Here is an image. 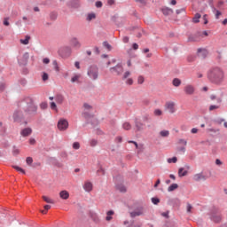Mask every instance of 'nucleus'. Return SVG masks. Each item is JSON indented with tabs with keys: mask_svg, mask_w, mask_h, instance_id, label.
<instances>
[{
	"mask_svg": "<svg viewBox=\"0 0 227 227\" xmlns=\"http://www.w3.org/2000/svg\"><path fill=\"white\" fill-rule=\"evenodd\" d=\"M18 107L25 113L27 121L38 115V106L35 103V99L29 96H26L19 101Z\"/></svg>",
	"mask_w": 227,
	"mask_h": 227,
	"instance_id": "nucleus-1",
	"label": "nucleus"
},
{
	"mask_svg": "<svg viewBox=\"0 0 227 227\" xmlns=\"http://www.w3.org/2000/svg\"><path fill=\"white\" fill-rule=\"evenodd\" d=\"M207 79L213 84H222L224 81V72L220 67H213L207 71Z\"/></svg>",
	"mask_w": 227,
	"mask_h": 227,
	"instance_id": "nucleus-2",
	"label": "nucleus"
},
{
	"mask_svg": "<svg viewBox=\"0 0 227 227\" xmlns=\"http://www.w3.org/2000/svg\"><path fill=\"white\" fill-rule=\"evenodd\" d=\"M58 54L60 58H63L64 59L67 58H70L72 54V48L70 46L60 47L58 51Z\"/></svg>",
	"mask_w": 227,
	"mask_h": 227,
	"instance_id": "nucleus-3",
	"label": "nucleus"
},
{
	"mask_svg": "<svg viewBox=\"0 0 227 227\" xmlns=\"http://www.w3.org/2000/svg\"><path fill=\"white\" fill-rule=\"evenodd\" d=\"M212 176V172L208 171L207 173L200 172L199 174H195L193 176V180L195 182H205L207 178H210Z\"/></svg>",
	"mask_w": 227,
	"mask_h": 227,
	"instance_id": "nucleus-4",
	"label": "nucleus"
},
{
	"mask_svg": "<svg viewBox=\"0 0 227 227\" xmlns=\"http://www.w3.org/2000/svg\"><path fill=\"white\" fill-rule=\"evenodd\" d=\"M89 77L93 79V81H97L98 79V67L96 65H92L89 67L87 72Z\"/></svg>",
	"mask_w": 227,
	"mask_h": 227,
	"instance_id": "nucleus-5",
	"label": "nucleus"
},
{
	"mask_svg": "<svg viewBox=\"0 0 227 227\" xmlns=\"http://www.w3.org/2000/svg\"><path fill=\"white\" fill-rule=\"evenodd\" d=\"M112 22L117 26V27H121L125 25L127 19L125 17H120L118 14H115L111 17Z\"/></svg>",
	"mask_w": 227,
	"mask_h": 227,
	"instance_id": "nucleus-6",
	"label": "nucleus"
},
{
	"mask_svg": "<svg viewBox=\"0 0 227 227\" xmlns=\"http://www.w3.org/2000/svg\"><path fill=\"white\" fill-rule=\"evenodd\" d=\"M28 61H29V52H25L20 59H18V64L20 67H27Z\"/></svg>",
	"mask_w": 227,
	"mask_h": 227,
	"instance_id": "nucleus-7",
	"label": "nucleus"
},
{
	"mask_svg": "<svg viewBox=\"0 0 227 227\" xmlns=\"http://www.w3.org/2000/svg\"><path fill=\"white\" fill-rule=\"evenodd\" d=\"M57 127L59 130H67V129H68V121L67 119L59 120Z\"/></svg>",
	"mask_w": 227,
	"mask_h": 227,
	"instance_id": "nucleus-8",
	"label": "nucleus"
},
{
	"mask_svg": "<svg viewBox=\"0 0 227 227\" xmlns=\"http://www.w3.org/2000/svg\"><path fill=\"white\" fill-rule=\"evenodd\" d=\"M12 118L14 121L20 123L22 120H24V114L20 110H16L13 114Z\"/></svg>",
	"mask_w": 227,
	"mask_h": 227,
	"instance_id": "nucleus-9",
	"label": "nucleus"
},
{
	"mask_svg": "<svg viewBox=\"0 0 227 227\" xmlns=\"http://www.w3.org/2000/svg\"><path fill=\"white\" fill-rule=\"evenodd\" d=\"M67 8L77 10V8H81V0H70L67 3Z\"/></svg>",
	"mask_w": 227,
	"mask_h": 227,
	"instance_id": "nucleus-10",
	"label": "nucleus"
},
{
	"mask_svg": "<svg viewBox=\"0 0 227 227\" xmlns=\"http://www.w3.org/2000/svg\"><path fill=\"white\" fill-rule=\"evenodd\" d=\"M168 205H169V207H173L174 208H178L181 205L180 199L178 198L168 199Z\"/></svg>",
	"mask_w": 227,
	"mask_h": 227,
	"instance_id": "nucleus-11",
	"label": "nucleus"
},
{
	"mask_svg": "<svg viewBox=\"0 0 227 227\" xmlns=\"http://www.w3.org/2000/svg\"><path fill=\"white\" fill-rule=\"evenodd\" d=\"M88 125H91V129H95V127L98 125V120H97L96 118L87 119V121L83 124V127H88Z\"/></svg>",
	"mask_w": 227,
	"mask_h": 227,
	"instance_id": "nucleus-12",
	"label": "nucleus"
},
{
	"mask_svg": "<svg viewBox=\"0 0 227 227\" xmlns=\"http://www.w3.org/2000/svg\"><path fill=\"white\" fill-rule=\"evenodd\" d=\"M202 36V34L200 31H197L193 35H190L188 36V42H200V37Z\"/></svg>",
	"mask_w": 227,
	"mask_h": 227,
	"instance_id": "nucleus-13",
	"label": "nucleus"
},
{
	"mask_svg": "<svg viewBox=\"0 0 227 227\" xmlns=\"http://www.w3.org/2000/svg\"><path fill=\"white\" fill-rule=\"evenodd\" d=\"M48 160L52 166H55L56 168H63V163L59 162L56 157H48Z\"/></svg>",
	"mask_w": 227,
	"mask_h": 227,
	"instance_id": "nucleus-14",
	"label": "nucleus"
},
{
	"mask_svg": "<svg viewBox=\"0 0 227 227\" xmlns=\"http://www.w3.org/2000/svg\"><path fill=\"white\" fill-rule=\"evenodd\" d=\"M134 123H135L136 132H141L142 130H144L143 127H145V124L143 122H141V121H139V119L135 118Z\"/></svg>",
	"mask_w": 227,
	"mask_h": 227,
	"instance_id": "nucleus-15",
	"label": "nucleus"
},
{
	"mask_svg": "<svg viewBox=\"0 0 227 227\" xmlns=\"http://www.w3.org/2000/svg\"><path fill=\"white\" fill-rule=\"evenodd\" d=\"M110 72H116L117 75H120L123 72V66L119 63L115 67H111Z\"/></svg>",
	"mask_w": 227,
	"mask_h": 227,
	"instance_id": "nucleus-16",
	"label": "nucleus"
},
{
	"mask_svg": "<svg viewBox=\"0 0 227 227\" xmlns=\"http://www.w3.org/2000/svg\"><path fill=\"white\" fill-rule=\"evenodd\" d=\"M220 214H221V210L219 209V207L213 206L209 209L208 215H209V217H212L213 215H218Z\"/></svg>",
	"mask_w": 227,
	"mask_h": 227,
	"instance_id": "nucleus-17",
	"label": "nucleus"
},
{
	"mask_svg": "<svg viewBox=\"0 0 227 227\" xmlns=\"http://www.w3.org/2000/svg\"><path fill=\"white\" fill-rule=\"evenodd\" d=\"M197 53L199 58H201L202 59H205L208 56V51L206 49L199 48Z\"/></svg>",
	"mask_w": 227,
	"mask_h": 227,
	"instance_id": "nucleus-18",
	"label": "nucleus"
},
{
	"mask_svg": "<svg viewBox=\"0 0 227 227\" xmlns=\"http://www.w3.org/2000/svg\"><path fill=\"white\" fill-rule=\"evenodd\" d=\"M20 134L23 137H27L33 134V129L31 128H25L21 129Z\"/></svg>",
	"mask_w": 227,
	"mask_h": 227,
	"instance_id": "nucleus-19",
	"label": "nucleus"
},
{
	"mask_svg": "<svg viewBox=\"0 0 227 227\" xmlns=\"http://www.w3.org/2000/svg\"><path fill=\"white\" fill-rule=\"evenodd\" d=\"M184 90L186 93V95H194V91H196L194 86L192 85H186Z\"/></svg>",
	"mask_w": 227,
	"mask_h": 227,
	"instance_id": "nucleus-20",
	"label": "nucleus"
},
{
	"mask_svg": "<svg viewBox=\"0 0 227 227\" xmlns=\"http://www.w3.org/2000/svg\"><path fill=\"white\" fill-rule=\"evenodd\" d=\"M161 13H163V15H165V17H168V15H173L174 11H173V9H171L169 7H163V8H161Z\"/></svg>",
	"mask_w": 227,
	"mask_h": 227,
	"instance_id": "nucleus-21",
	"label": "nucleus"
},
{
	"mask_svg": "<svg viewBox=\"0 0 227 227\" xmlns=\"http://www.w3.org/2000/svg\"><path fill=\"white\" fill-rule=\"evenodd\" d=\"M166 107L168 109L169 113L173 114L175 113V102H167Z\"/></svg>",
	"mask_w": 227,
	"mask_h": 227,
	"instance_id": "nucleus-22",
	"label": "nucleus"
},
{
	"mask_svg": "<svg viewBox=\"0 0 227 227\" xmlns=\"http://www.w3.org/2000/svg\"><path fill=\"white\" fill-rule=\"evenodd\" d=\"M185 168L181 167L178 168V176L180 178L184 177V176H187V175H189V171L188 170H184Z\"/></svg>",
	"mask_w": 227,
	"mask_h": 227,
	"instance_id": "nucleus-23",
	"label": "nucleus"
},
{
	"mask_svg": "<svg viewBox=\"0 0 227 227\" xmlns=\"http://www.w3.org/2000/svg\"><path fill=\"white\" fill-rule=\"evenodd\" d=\"M211 221H213V223H215L216 224H219V223H221L222 221V217H221V214L220 215H215L213 216H209Z\"/></svg>",
	"mask_w": 227,
	"mask_h": 227,
	"instance_id": "nucleus-24",
	"label": "nucleus"
},
{
	"mask_svg": "<svg viewBox=\"0 0 227 227\" xmlns=\"http://www.w3.org/2000/svg\"><path fill=\"white\" fill-rule=\"evenodd\" d=\"M59 196L61 200H68V198H70V193H68L67 190H63L59 192Z\"/></svg>",
	"mask_w": 227,
	"mask_h": 227,
	"instance_id": "nucleus-25",
	"label": "nucleus"
},
{
	"mask_svg": "<svg viewBox=\"0 0 227 227\" xmlns=\"http://www.w3.org/2000/svg\"><path fill=\"white\" fill-rule=\"evenodd\" d=\"M83 188L87 192H90V191H93V184H91V182H86Z\"/></svg>",
	"mask_w": 227,
	"mask_h": 227,
	"instance_id": "nucleus-26",
	"label": "nucleus"
},
{
	"mask_svg": "<svg viewBox=\"0 0 227 227\" xmlns=\"http://www.w3.org/2000/svg\"><path fill=\"white\" fill-rule=\"evenodd\" d=\"M115 187L120 192H127V187L123 184H116Z\"/></svg>",
	"mask_w": 227,
	"mask_h": 227,
	"instance_id": "nucleus-27",
	"label": "nucleus"
},
{
	"mask_svg": "<svg viewBox=\"0 0 227 227\" xmlns=\"http://www.w3.org/2000/svg\"><path fill=\"white\" fill-rule=\"evenodd\" d=\"M57 104H62L65 102V97L62 94H57L55 97Z\"/></svg>",
	"mask_w": 227,
	"mask_h": 227,
	"instance_id": "nucleus-28",
	"label": "nucleus"
},
{
	"mask_svg": "<svg viewBox=\"0 0 227 227\" xmlns=\"http://www.w3.org/2000/svg\"><path fill=\"white\" fill-rule=\"evenodd\" d=\"M71 43L73 44V47H77L78 49H81V43L77 40V37H73L71 39Z\"/></svg>",
	"mask_w": 227,
	"mask_h": 227,
	"instance_id": "nucleus-29",
	"label": "nucleus"
},
{
	"mask_svg": "<svg viewBox=\"0 0 227 227\" xmlns=\"http://www.w3.org/2000/svg\"><path fill=\"white\" fill-rule=\"evenodd\" d=\"M29 40H31V36L26 35L25 39H20V42L22 43V45H29Z\"/></svg>",
	"mask_w": 227,
	"mask_h": 227,
	"instance_id": "nucleus-30",
	"label": "nucleus"
},
{
	"mask_svg": "<svg viewBox=\"0 0 227 227\" xmlns=\"http://www.w3.org/2000/svg\"><path fill=\"white\" fill-rule=\"evenodd\" d=\"M172 84L176 88H178L182 84V80H180V78H174L172 80Z\"/></svg>",
	"mask_w": 227,
	"mask_h": 227,
	"instance_id": "nucleus-31",
	"label": "nucleus"
},
{
	"mask_svg": "<svg viewBox=\"0 0 227 227\" xmlns=\"http://www.w3.org/2000/svg\"><path fill=\"white\" fill-rule=\"evenodd\" d=\"M97 19V14H95V12H90L87 15L86 20H88V22H91V20Z\"/></svg>",
	"mask_w": 227,
	"mask_h": 227,
	"instance_id": "nucleus-32",
	"label": "nucleus"
},
{
	"mask_svg": "<svg viewBox=\"0 0 227 227\" xmlns=\"http://www.w3.org/2000/svg\"><path fill=\"white\" fill-rule=\"evenodd\" d=\"M176 189H178V184L174 183L172 184H170L168 188V192H173V191H176Z\"/></svg>",
	"mask_w": 227,
	"mask_h": 227,
	"instance_id": "nucleus-33",
	"label": "nucleus"
},
{
	"mask_svg": "<svg viewBox=\"0 0 227 227\" xmlns=\"http://www.w3.org/2000/svg\"><path fill=\"white\" fill-rule=\"evenodd\" d=\"M200 17L201 14L200 12H197L192 19V22H194V24H199Z\"/></svg>",
	"mask_w": 227,
	"mask_h": 227,
	"instance_id": "nucleus-34",
	"label": "nucleus"
},
{
	"mask_svg": "<svg viewBox=\"0 0 227 227\" xmlns=\"http://www.w3.org/2000/svg\"><path fill=\"white\" fill-rule=\"evenodd\" d=\"M167 162H168V164H176V162H178V158H176V156H174V157H172V158H168V159L167 160Z\"/></svg>",
	"mask_w": 227,
	"mask_h": 227,
	"instance_id": "nucleus-35",
	"label": "nucleus"
},
{
	"mask_svg": "<svg viewBox=\"0 0 227 227\" xmlns=\"http://www.w3.org/2000/svg\"><path fill=\"white\" fill-rule=\"evenodd\" d=\"M13 169H15L16 171H19L20 173H22V175H26V170H24V168L17 166V165H13L12 166Z\"/></svg>",
	"mask_w": 227,
	"mask_h": 227,
	"instance_id": "nucleus-36",
	"label": "nucleus"
},
{
	"mask_svg": "<svg viewBox=\"0 0 227 227\" xmlns=\"http://www.w3.org/2000/svg\"><path fill=\"white\" fill-rule=\"evenodd\" d=\"M103 47H105V49H107V51H113V46L109 44L107 41L103 42Z\"/></svg>",
	"mask_w": 227,
	"mask_h": 227,
	"instance_id": "nucleus-37",
	"label": "nucleus"
},
{
	"mask_svg": "<svg viewBox=\"0 0 227 227\" xmlns=\"http://www.w3.org/2000/svg\"><path fill=\"white\" fill-rule=\"evenodd\" d=\"M50 20H58V12H51L50 13Z\"/></svg>",
	"mask_w": 227,
	"mask_h": 227,
	"instance_id": "nucleus-38",
	"label": "nucleus"
},
{
	"mask_svg": "<svg viewBox=\"0 0 227 227\" xmlns=\"http://www.w3.org/2000/svg\"><path fill=\"white\" fill-rule=\"evenodd\" d=\"M151 201L153 205H159L160 203V199H159V197H153Z\"/></svg>",
	"mask_w": 227,
	"mask_h": 227,
	"instance_id": "nucleus-39",
	"label": "nucleus"
},
{
	"mask_svg": "<svg viewBox=\"0 0 227 227\" xmlns=\"http://www.w3.org/2000/svg\"><path fill=\"white\" fill-rule=\"evenodd\" d=\"M142 215H143V212H141V211H133L130 213L131 217H137Z\"/></svg>",
	"mask_w": 227,
	"mask_h": 227,
	"instance_id": "nucleus-40",
	"label": "nucleus"
},
{
	"mask_svg": "<svg viewBox=\"0 0 227 227\" xmlns=\"http://www.w3.org/2000/svg\"><path fill=\"white\" fill-rule=\"evenodd\" d=\"M188 63H194L196 61V56L195 55H190L187 57Z\"/></svg>",
	"mask_w": 227,
	"mask_h": 227,
	"instance_id": "nucleus-41",
	"label": "nucleus"
},
{
	"mask_svg": "<svg viewBox=\"0 0 227 227\" xmlns=\"http://www.w3.org/2000/svg\"><path fill=\"white\" fill-rule=\"evenodd\" d=\"M160 136H161V137H168L169 136V130H161Z\"/></svg>",
	"mask_w": 227,
	"mask_h": 227,
	"instance_id": "nucleus-42",
	"label": "nucleus"
},
{
	"mask_svg": "<svg viewBox=\"0 0 227 227\" xmlns=\"http://www.w3.org/2000/svg\"><path fill=\"white\" fill-rule=\"evenodd\" d=\"M97 175H106V170L102 168V165H99V169L97 170Z\"/></svg>",
	"mask_w": 227,
	"mask_h": 227,
	"instance_id": "nucleus-43",
	"label": "nucleus"
},
{
	"mask_svg": "<svg viewBox=\"0 0 227 227\" xmlns=\"http://www.w3.org/2000/svg\"><path fill=\"white\" fill-rule=\"evenodd\" d=\"M52 65H53L54 70L57 72H59L60 68H59V66L58 65V60H53Z\"/></svg>",
	"mask_w": 227,
	"mask_h": 227,
	"instance_id": "nucleus-44",
	"label": "nucleus"
},
{
	"mask_svg": "<svg viewBox=\"0 0 227 227\" xmlns=\"http://www.w3.org/2000/svg\"><path fill=\"white\" fill-rule=\"evenodd\" d=\"M122 127L124 130H130L132 129V125H130L129 122H124Z\"/></svg>",
	"mask_w": 227,
	"mask_h": 227,
	"instance_id": "nucleus-45",
	"label": "nucleus"
},
{
	"mask_svg": "<svg viewBox=\"0 0 227 227\" xmlns=\"http://www.w3.org/2000/svg\"><path fill=\"white\" fill-rule=\"evenodd\" d=\"M43 201H45V203H50V204H53L54 203V200H51L49 197L47 196H43Z\"/></svg>",
	"mask_w": 227,
	"mask_h": 227,
	"instance_id": "nucleus-46",
	"label": "nucleus"
},
{
	"mask_svg": "<svg viewBox=\"0 0 227 227\" xmlns=\"http://www.w3.org/2000/svg\"><path fill=\"white\" fill-rule=\"evenodd\" d=\"M50 107L52 109V111H58V106L56 105V102L52 101L50 103Z\"/></svg>",
	"mask_w": 227,
	"mask_h": 227,
	"instance_id": "nucleus-47",
	"label": "nucleus"
},
{
	"mask_svg": "<svg viewBox=\"0 0 227 227\" xmlns=\"http://www.w3.org/2000/svg\"><path fill=\"white\" fill-rule=\"evenodd\" d=\"M42 79L43 82H45L46 81H49V74H47L46 72H43Z\"/></svg>",
	"mask_w": 227,
	"mask_h": 227,
	"instance_id": "nucleus-48",
	"label": "nucleus"
},
{
	"mask_svg": "<svg viewBox=\"0 0 227 227\" xmlns=\"http://www.w3.org/2000/svg\"><path fill=\"white\" fill-rule=\"evenodd\" d=\"M60 157L62 159H66V160H68V153H67V151H63L60 153Z\"/></svg>",
	"mask_w": 227,
	"mask_h": 227,
	"instance_id": "nucleus-49",
	"label": "nucleus"
},
{
	"mask_svg": "<svg viewBox=\"0 0 227 227\" xmlns=\"http://www.w3.org/2000/svg\"><path fill=\"white\" fill-rule=\"evenodd\" d=\"M26 162L27 164V166H33V157H27L26 159Z\"/></svg>",
	"mask_w": 227,
	"mask_h": 227,
	"instance_id": "nucleus-50",
	"label": "nucleus"
},
{
	"mask_svg": "<svg viewBox=\"0 0 227 227\" xmlns=\"http://www.w3.org/2000/svg\"><path fill=\"white\" fill-rule=\"evenodd\" d=\"M19 82H20V84H21L24 87L27 84V80H26V78H20L19 80Z\"/></svg>",
	"mask_w": 227,
	"mask_h": 227,
	"instance_id": "nucleus-51",
	"label": "nucleus"
},
{
	"mask_svg": "<svg viewBox=\"0 0 227 227\" xmlns=\"http://www.w3.org/2000/svg\"><path fill=\"white\" fill-rule=\"evenodd\" d=\"M79 77H81V75H79V74H74V75L71 78V82H77V81H79Z\"/></svg>",
	"mask_w": 227,
	"mask_h": 227,
	"instance_id": "nucleus-52",
	"label": "nucleus"
},
{
	"mask_svg": "<svg viewBox=\"0 0 227 227\" xmlns=\"http://www.w3.org/2000/svg\"><path fill=\"white\" fill-rule=\"evenodd\" d=\"M84 117L87 121V120H91L93 118V115L91 114L88 113V112H85L84 113Z\"/></svg>",
	"mask_w": 227,
	"mask_h": 227,
	"instance_id": "nucleus-53",
	"label": "nucleus"
},
{
	"mask_svg": "<svg viewBox=\"0 0 227 227\" xmlns=\"http://www.w3.org/2000/svg\"><path fill=\"white\" fill-rule=\"evenodd\" d=\"M202 20H204L203 24L205 26H207V24H208V15L207 14H204L202 17Z\"/></svg>",
	"mask_w": 227,
	"mask_h": 227,
	"instance_id": "nucleus-54",
	"label": "nucleus"
},
{
	"mask_svg": "<svg viewBox=\"0 0 227 227\" xmlns=\"http://www.w3.org/2000/svg\"><path fill=\"white\" fill-rule=\"evenodd\" d=\"M40 107H41V109L45 110V109H47V107H49V105L47 104V102H42L40 104Z\"/></svg>",
	"mask_w": 227,
	"mask_h": 227,
	"instance_id": "nucleus-55",
	"label": "nucleus"
},
{
	"mask_svg": "<svg viewBox=\"0 0 227 227\" xmlns=\"http://www.w3.org/2000/svg\"><path fill=\"white\" fill-rule=\"evenodd\" d=\"M128 54H129V56L130 59L137 57L136 53H133V52H132V48H130L129 50H128Z\"/></svg>",
	"mask_w": 227,
	"mask_h": 227,
	"instance_id": "nucleus-56",
	"label": "nucleus"
},
{
	"mask_svg": "<svg viewBox=\"0 0 227 227\" xmlns=\"http://www.w3.org/2000/svg\"><path fill=\"white\" fill-rule=\"evenodd\" d=\"M73 148L74 150H79V148H81V144L79 142H74L73 144Z\"/></svg>",
	"mask_w": 227,
	"mask_h": 227,
	"instance_id": "nucleus-57",
	"label": "nucleus"
},
{
	"mask_svg": "<svg viewBox=\"0 0 227 227\" xmlns=\"http://www.w3.org/2000/svg\"><path fill=\"white\" fill-rule=\"evenodd\" d=\"M138 84H143L145 82V77L143 75H139L137 78Z\"/></svg>",
	"mask_w": 227,
	"mask_h": 227,
	"instance_id": "nucleus-58",
	"label": "nucleus"
},
{
	"mask_svg": "<svg viewBox=\"0 0 227 227\" xmlns=\"http://www.w3.org/2000/svg\"><path fill=\"white\" fill-rule=\"evenodd\" d=\"M155 116H162V110L160 109H155L154 110Z\"/></svg>",
	"mask_w": 227,
	"mask_h": 227,
	"instance_id": "nucleus-59",
	"label": "nucleus"
},
{
	"mask_svg": "<svg viewBox=\"0 0 227 227\" xmlns=\"http://www.w3.org/2000/svg\"><path fill=\"white\" fill-rule=\"evenodd\" d=\"M151 118H150V114H145L144 116H143V121H150Z\"/></svg>",
	"mask_w": 227,
	"mask_h": 227,
	"instance_id": "nucleus-60",
	"label": "nucleus"
},
{
	"mask_svg": "<svg viewBox=\"0 0 227 227\" xmlns=\"http://www.w3.org/2000/svg\"><path fill=\"white\" fill-rule=\"evenodd\" d=\"M223 121H224V119L218 118V119L214 120V122L217 123L218 125H221V123H223Z\"/></svg>",
	"mask_w": 227,
	"mask_h": 227,
	"instance_id": "nucleus-61",
	"label": "nucleus"
},
{
	"mask_svg": "<svg viewBox=\"0 0 227 227\" xmlns=\"http://www.w3.org/2000/svg\"><path fill=\"white\" fill-rule=\"evenodd\" d=\"M96 8H102L103 4L102 1H97L95 4Z\"/></svg>",
	"mask_w": 227,
	"mask_h": 227,
	"instance_id": "nucleus-62",
	"label": "nucleus"
},
{
	"mask_svg": "<svg viewBox=\"0 0 227 227\" xmlns=\"http://www.w3.org/2000/svg\"><path fill=\"white\" fill-rule=\"evenodd\" d=\"M215 109H219V106L211 105V106H209V111H215Z\"/></svg>",
	"mask_w": 227,
	"mask_h": 227,
	"instance_id": "nucleus-63",
	"label": "nucleus"
},
{
	"mask_svg": "<svg viewBox=\"0 0 227 227\" xmlns=\"http://www.w3.org/2000/svg\"><path fill=\"white\" fill-rule=\"evenodd\" d=\"M167 227H176V223L175 222L167 223Z\"/></svg>",
	"mask_w": 227,
	"mask_h": 227,
	"instance_id": "nucleus-64",
	"label": "nucleus"
}]
</instances>
